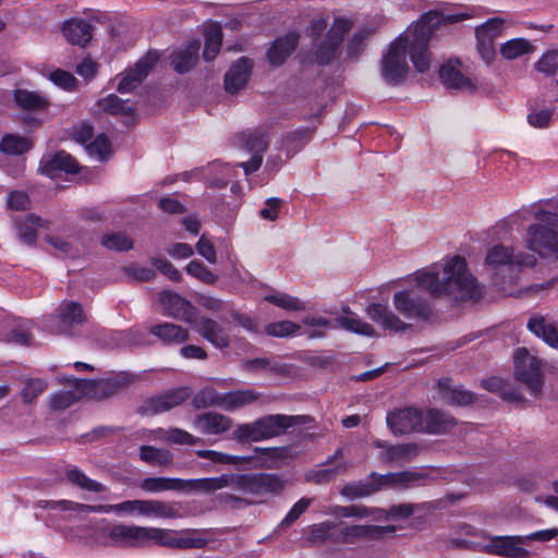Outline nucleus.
Returning a JSON list of instances; mask_svg holds the SVG:
<instances>
[{
	"label": "nucleus",
	"mask_w": 558,
	"mask_h": 558,
	"mask_svg": "<svg viewBox=\"0 0 558 558\" xmlns=\"http://www.w3.org/2000/svg\"><path fill=\"white\" fill-rule=\"evenodd\" d=\"M411 280L432 298L448 296L459 301L482 296V288L469 271L465 259L459 255L416 270Z\"/></svg>",
	"instance_id": "obj_1"
},
{
	"label": "nucleus",
	"mask_w": 558,
	"mask_h": 558,
	"mask_svg": "<svg viewBox=\"0 0 558 558\" xmlns=\"http://www.w3.org/2000/svg\"><path fill=\"white\" fill-rule=\"evenodd\" d=\"M462 20L459 14H445L439 11L424 13L412 29L404 35L411 43V61L417 72L424 73L430 68L432 54L428 44L432 34L440 25L453 24Z\"/></svg>",
	"instance_id": "obj_2"
},
{
	"label": "nucleus",
	"mask_w": 558,
	"mask_h": 558,
	"mask_svg": "<svg viewBox=\"0 0 558 558\" xmlns=\"http://www.w3.org/2000/svg\"><path fill=\"white\" fill-rule=\"evenodd\" d=\"M535 263L534 255L515 253L512 247L502 244L493 246L485 258L486 266L496 272L495 284L501 289H506V284L517 281L519 267H530Z\"/></svg>",
	"instance_id": "obj_3"
},
{
	"label": "nucleus",
	"mask_w": 558,
	"mask_h": 558,
	"mask_svg": "<svg viewBox=\"0 0 558 558\" xmlns=\"http://www.w3.org/2000/svg\"><path fill=\"white\" fill-rule=\"evenodd\" d=\"M97 511L149 519H177L180 517L175 502L159 499L125 500L117 505L99 506Z\"/></svg>",
	"instance_id": "obj_4"
},
{
	"label": "nucleus",
	"mask_w": 558,
	"mask_h": 558,
	"mask_svg": "<svg viewBox=\"0 0 558 558\" xmlns=\"http://www.w3.org/2000/svg\"><path fill=\"white\" fill-rule=\"evenodd\" d=\"M526 242L529 247L539 255L558 253V214L542 211L537 222L527 230Z\"/></svg>",
	"instance_id": "obj_5"
},
{
	"label": "nucleus",
	"mask_w": 558,
	"mask_h": 558,
	"mask_svg": "<svg viewBox=\"0 0 558 558\" xmlns=\"http://www.w3.org/2000/svg\"><path fill=\"white\" fill-rule=\"evenodd\" d=\"M407 50L411 57L410 39L401 34L390 44L387 52L381 58L380 72L383 78L390 85H400L403 83L409 73L407 62Z\"/></svg>",
	"instance_id": "obj_6"
},
{
	"label": "nucleus",
	"mask_w": 558,
	"mask_h": 558,
	"mask_svg": "<svg viewBox=\"0 0 558 558\" xmlns=\"http://www.w3.org/2000/svg\"><path fill=\"white\" fill-rule=\"evenodd\" d=\"M409 287L400 289L393 293L392 305L393 308L403 316L405 319L415 322H425L433 315L432 305L426 298L420 294L422 288H417L411 280L408 279Z\"/></svg>",
	"instance_id": "obj_7"
},
{
	"label": "nucleus",
	"mask_w": 558,
	"mask_h": 558,
	"mask_svg": "<svg viewBox=\"0 0 558 558\" xmlns=\"http://www.w3.org/2000/svg\"><path fill=\"white\" fill-rule=\"evenodd\" d=\"M514 376L531 395H541L544 386L543 361L526 348H518L513 354Z\"/></svg>",
	"instance_id": "obj_8"
},
{
	"label": "nucleus",
	"mask_w": 558,
	"mask_h": 558,
	"mask_svg": "<svg viewBox=\"0 0 558 558\" xmlns=\"http://www.w3.org/2000/svg\"><path fill=\"white\" fill-rule=\"evenodd\" d=\"M231 487L244 495L262 497L279 493L284 482L275 474H230Z\"/></svg>",
	"instance_id": "obj_9"
},
{
	"label": "nucleus",
	"mask_w": 558,
	"mask_h": 558,
	"mask_svg": "<svg viewBox=\"0 0 558 558\" xmlns=\"http://www.w3.org/2000/svg\"><path fill=\"white\" fill-rule=\"evenodd\" d=\"M158 545L168 548H202L206 541L194 536L190 531H175L169 529L146 526L145 546Z\"/></svg>",
	"instance_id": "obj_10"
},
{
	"label": "nucleus",
	"mask_w": 558,
	"mask_h": 558,
	"mask_svg": "<svg viewBox=\"0 0 558 558\" xmlns=\"http://www.w3.org/2000/svg\"><path fill=\"white\" fill-rule=\"evenodd\" d=\"M53 325L49 326L52 332L68 335L77 326L86 320V314L83 306L71 300H64L60 303L57 315L51 318Z\"/></svg>",
	"instance_id": "obj_11"
},
{
	"label": "nucleus",
	"mask_w": 558,
	"mask_h": 558,
	"mask_svg": "<svg viewBox=\"0 0 558 558\" xmlns=\"http://www.w3.org/2000/svg\"><path fill=\"white\" fill-rule=\"evenodd\" d=\"M395 532L396 527L393 525H345L338 532L335 542L353 544L360 541L381 539Z\"/></svg>",
	"instance_id": "obj_12"
},
{
	"label": "nucleus",
	"mask_w": 558,
	"mask_h": 558,
	"mask_svg": "<svg viewBox=\"0 0 558 558\" xmlns=\"http://www.w3.org/2000/svg\"><path fill=\"white\" fill-rule=\"evenodd\" d=\"M159 302L168 316L190 325L196 323V308L180 294L162 291L159 294Z\"/></svg>",
	"instance_id": "obj_13"
},
{
	"label": "nucleus",
	"mask_w": 558,
	"mask_h": 558,
	"mask_svg": "<svg viewBox=\"0 0 558 558\" xmlns=\"http://www.w3.org/2000/svg\"><path fill=\"white\" fill-rule=\"evenodd\" d=\"M342 456L343 450L341 448L337 449L320 468L308 471L305 474V480L319 485L332 482L349 468V463L342 459Z\"/></svg>",
	"instance_id": "obj_14"
},
{
	"label": "nucleus",
	"mask_w": 558,
	"mask_h": 558,
	"mask_svg": "<svg viewBox=\"0 0 558 558\" xmlns=\"http://www.w3.org/2000/svg\"><path fill=\"white\" fill-rule=\"evenodd\" d=\"M525 538L523 536H494L488 537L483 545L484 551L508 558H521L527 555L523 548Z\"/></svg>",
	"instance_id": "obj_15"
},
{
	"label": "nucleus",
	"mask_w": 558,
	"mask_h": 558,
	"mask_svg": "<svg viewBox=\"0 0 558 558\" xmlns=\"http://www.w3.org/2000/svg\"><path fill=\"white\" fill-rule=\"evenodd\" d=\"M387 424L396 435L422 430L423 413L414 408L397 410L388 413Z\"/></svg>",
	"instance_id": "obj_16"
},
{
	"label": "nucleus",
	"mask_w": 558,
	"mask_h": 558,
	"mask_svg": "<svg viewBox=\"0 0 558 558\" xmlns=\"http://www.w3.org/2000/svg\"><path fill=\"white\" fill-rule=\"evenodd\" d=\"M39 171L50 178L57 177L61 171L77 173L78 162L66 151L59 150L54 154H46L39 163Z\"/></svg>",
	"instance_id": "obj_17"
},
{
	"label": "nucleus",
	"mask_w": 558,
	"mask_h": 558,
	"mask_svg": "<svg viewBox=\"0 0 558 558\" xmlns=\"http://www.w3.org/2000/svg\"><path fill=\"white\" fill-rule=\"evenodd\" d=\"M157 61L158 57L153 53H147L144 58L138 60L135 66L125 72L124 76L120 80L118 92L130 93L135 89L148 75Z\"/></svg>",
	"instance_id": "obj_18"
},
{
	"label": "nucleus",
	"mask_w": 558,
	"mask_h": 558,
	"mask_svg": "<svg viewBox=\"0 0 558 558\" xmlns=\"http://www.w3.org/2000/svg\"><path fill=\"white\" fill-rule=\"evenodd\" d=\"M365 312L369 319L380 326L384 330L399 332L409 328V325L385 304H369Z\"/></svg>",
	"instance_id": "obj_19"
},
{
	"label": "nucleus",
	"mask_w": 558,
	"mask_h": 558,
	"mask_svg": "<svg viewBox=\"0 0 558 558\" xmlns=\"http://www.w3.org/2000/svg\"><path fill=\"white\" fill-rule=\"evenodd\" d=\"M461 62L456 60H448L439 69V77L441 83L450 89L456 90H475L476 85L473 81L465 76L460 70Z\"/></svg>",
	"instance_id": "obj_20"
},
{
	"label": "nucleus",
	"mask_w": 558,
	"mask_h": 558,
	"mask_svg": "<svg viewBox=\"0 0 558 558\" xmlns=\"http://www.w3.org/2000/svg\"><path fill=\"white\" fill-rule=\"evenodd\" d=\"M145 530L146 526L114 524L109 529L108 537L119 546L142 547L145 546Z\"/></svg>",
	"instance_id": "obj_21"
},
{
	"label": "nucleus",
	"mask_w": 558,
	"mask_h": 558,
	"mask_svg": "<svg viewBox=\"0 0 558 558\" xmlns=\"http://www.w3.org/2000/svg\"><path fill=\"white\" fill-rule=\"evenodd\" d=\"M13 220L17 238L26 245L35 244L38 231L47 228V221L33 213L23 211Z\"/></svg>",
	"instance_id": "obj_22"
},
{
	"label": "nucleus",
	"mask_w": 558,
	"mask_h": 558,
	"mask_svg": "<svg viewBox=\"0 0 558 558\" xmlns=\"http://www.w3.org/2000/svg\"><path fill=\"white\" fill-rule=\"evenodd\" d=\"M189 397L190 391L187 388H178L168 391L163 395L148 399L143 405V411L147 414H157L166 412L180 405Z\"/></svg>",
	"instance_id": "obj_23"
},
{
	"label": "nucleus",
	"mask_w": 558,
	"mask_h": 558,
	"mask_svg": "<svg viewBox=\"0 0 558 558\" xmlns=\"http://www.w3.org/2000/svg\"><path fill=\"white\" fill-rule=\"evenodd\" d=\"M253 61L246 57L238 59L225 74V87L230 94H235L248 82Z\"/></svg>",
	"instance_id": "obj_24"
},
{
	"label": "nucleus",
	"mask_w": 558,
	"mask_h": 558,
	"mask_svg": "<svg viewBox=\"0 0 558 558\" xmlns=\"http://www.w3.org/2000/svg\"><path fill=\"white\" fill-rule=\"evenodd\" d=\"M193 425L199 433L206 435H220L231 429L233 421L227 415L216 412H207L197 415Z\"/></svg>",
	"instance_id": "obj_25"
},
{
	"label": "nucleus",
	"mask_w": 558,
	"mask_h": 558,
	"mask_svg": "<svg viewBox=\"0 0 558 558\" xmlns=\"http://www.w3.org/2000/svg\"><path fill=\"white\" fill-rule=\"evenodd\" d=\"M181 493H213L222 488L231 487L230 474H222L217 477L181 478Z\"/></svg>",
	"instance_id": "obj_26"
},
{
	"label": "nucleus",
	"mask_w": 558,
	"mask_h": 558,
	"mask_svg": "<svg viewBox=\"0 0 558 558\" xmlns=\"http://www.w3.org/2000/svg\"><path fill=\"white\" fill-rule=\"evenodd\" d=\"M149 332L167 345H178L189 340L190 331L173 323H160L149 327Z\"/></svg>",
	"instance_id": "obj_27"
},
{
	"label": "nucleus",
	"mask_w": 558,
	"mask_h": 558,
	"mask_svg": "<svg viewBox=\"0 0 558 558\" xmlns=\"http://www.w3.org/2000/svg\"><path fill=\"white\" fill-rule=\"evenodd\" d=\"M300 35L291 32L277 38L267 52L271 65L279 66L284 63L288 57L295 50Z\"/></svg>",
	"instance_id": "obj_28"
},
{
	"label": "nucleus",
	"mask_w": 558,
	"mask_h": 558,
	"mask_svg": "<svg viewBox=\"0 0 558 558\" xmlns=\"http://www.w3.org/2000/svg\"><path fill=\"white\" fill-rule=\"evenodd\" d=\"M199 48L201 41L195 39L189 43L184 48L173 51L170 59L174 71L180 74L191 71L198 61Z\"/></svg>",
	"instance_id": "obj_29"
},
{
	"label": "nucleus",
	"mask_w": 558,
	"mask_h": 558,
	"mask_svg": "<svg viewBox=\"0 0 558 558\" xmlns=\"http://www.w3.org/2000/svg\"><path fill=\"white\" fill-rule=\"evenodd\" d=\"M256 422L262 439H267L284 433L289 427L294 425L295 417L283 414H275L264 416L259 420H256Z\"/></svg>",
	"instance_id": "obj_30"
},
{
	"label": "nucleus",
	"mask_w": 558,
	"mask_h": 558,
	"mask_svg": "<svg viewBox=\"0 0 558 558\" xmlns=\"http://www.w3.org/2000/svg\"><path fill=\"white\" fill-rule=\"evenodd\" d=\"M260 397V393L255 389H239L222 393V402L220 409L227 412H235L244 407L253 404Z\"/></svg>",
	"instance_id": "obj_31"
},
{
	"label": "nucleus",
	"mask_w": 558,
	"mask_h": 558,
	"mask_svg": "<svg viewBox=\"0 0 558 558\" xmlns=\"http://www.w3.org/2000/svg\"><path fill=\"white\" fill-rule=\"evenodd\" d=\"M195 330L215 347L223 349L229 345V338L223 329L215 322L208 318H197L196 323L191 324Z\"/></svg>",
	"instance_id": "obj_32"
},
{
	"label": "nucleus",
	"mask_w": 558,
	"mask_h": 558,
	"mask_svg": "<svg viewBox=\"0 0 558 558\" xmlns=\"http://www.w3.org/2000/svg\"><path fill=\"white\" fill-rule=\"evenodd\" d=\"M63 34L71 45L84 47L93 37V26L80 19L66 21L63 24Z\"/></svg>",
	"instance_id": "obj_33"
},
{
	"label": "nucleus",
	"mask_w": 558,
	"mask_h": 558,
	"mask_svg": "<svg viewBox=\"0 0 558 558\" xmlns=\"http://www.w3.org/2000/svg\"><path fill=\"white\" fill-rule=\"evenodd\" d=\"M456 425V420L439 410H427L423 413L422 430L429 434H441L450 430Z\"/></svg>",
	"instance_id": "obj_34"
},
{
	"label": "nucleus",
	"mask_w": 558,
	"mask_h": 558,
	"mask_svg": "<svg viewBox=\"0 0 558 558\" xmlns=\"http://www.w3.org/2000/svg\"><path fill=\"white\" fill-rule=\"evenodd\" d=\"M373 445L376 448L383 449L380 459L386 463L400 462L410 459L416 454V446L414 444H402L391 446L384 440H375Z\"/></svg>",
	"instance_id": "obj_35"
},
{
	"label": "nucleus",
	"mask_w": 558,
	"mask_h": 558,
	"mask_svg": "<svg viewBox=\"0 0 558 558\" xmlns=\"http://www.w3.org/2000/svg\"><path fill=\"white\" fill-rule=\"evenodd\" d=\"M438 390L440 398L449 404L466 405L474 401V395L471 391L453 386L448 378L438 381Z\"/></svg>",
	"instance_id": "obj_36"
},
{
	"label": "nucleus",
	"mask_w": 558,
	"mask_h": 558,
	"mask_svg": "<svg viewBox=\"0 0 558 558\" xmlns=\"http://www.w3.org/2000/svg\"><path fill=\"white\" fill-rule=\"evenodd\" d=\"M205 47L203 50V59L206 62L213 61L220 51L222 45V29L219 23L214 22L205 28Z\"/></svg>",
	"instance_id": "obj_37"
},
{
	"label": "nucleus",
	"mask_w": 558,
	"mask_h": 558,
	"mask_svg": "<svg viewBox=\"0 0 558 558\" xmlns=\"http://www.w3.org/2000/svg\"><path fill=\"white\" fill-rule=\"evenodd\" d=\"M529 329L547 344L558 349V328L546 322L543 316H534L527 323Z\"/></svg>",
	"instance_id": "obj_38"
},
{
	"label": "nucleus",
	"mask_w": 558,
	"mask_h": 558,
	"mask_svg": "<svg viewBox=\"0 0 558 558\" xmlns=\"http://www.w3.org/2000/svg\"><path fill=\"white\" fill-rule=\"evenodd\" d=\"M242 147L254 155H262L268 148L267 132L264 129H255L243 132L240 135Z\"/></svg>",
	"instance_id": "obj_39"
},
{
	"label": "nucleus",
	"mask_w": 558,
	"mask_h": 558,
	"mask_svg": "<svg viewBox=\"0 0 558 558\" xmlns=\"http://www.w3.org/2000/svg\"><path fill=\"white\" fill-rule=\"evenodd\" d=\"M343 313L345 315L337 318V323L341 328L362 336H375V329L371 324L364 322L347 308L343 310Z\"/></svg>",
	"instance_id": "obj_40"
},
{
	"label": "nucleus",
	"mask_w": 558,
	"mask_h": 558,
	"mask_svg": "<svg viewBox=\"0 0 558 558\" xmlns=\"http://www.w3.org/2000/svg\"><path fill=\"white\" fill-rule=\"evenodd\" d=\"M180 485L181 478L178 477H146L140 483V487L150 494L181 492Z\"/></svg>",
	"instance_id": "obj_41"
},
{
	"label": "nucleus",
	"mask_w": 558,
	"mask_h": 558,
	"mask_svg": "<svg viewBox=\"0 0 558 558\" xmlns=\"http://www.w3.org/2000/svg\"><path fill=\"white\" fill-rule=\"evenodd\" d=\"M97 106L102 111L113 116H132L135 112V108L129 100H122L114 94L99 99Z\"/></svg>",
	"instance_id": "obj_42"
},
{
	"label": "nucleus",
	"mask_w": 558,
	"mask_h": 558,
	"mask_svg": "<svg viewBox=\"0 0 558 558\" xmlns=\"http://www.w3.org/2000/svg\"><path fill=\"white\" fill-rule=\"evenodd\" d=\"M140 459L161 468L170 466L173 462V456L169 450L153 446H142L140 448Z\"/></svg>",
	"instance_id": "obj_43"
},
{
	"label": "nucleus",
	"mask_w": 558,
	"mask_h": 558,
	"mask_svg": "<svg viewBox=\"0 0 558 558\" xmlns=\"http://www.w3.org/2000/svg\"><path fill=\"white\" fill-rule=\"evenodd\" d=\"M264 300L286 311L300 312L306 308L300 299L281 291L268 293Z\"/></svg>",
	"instance_id": "obj_44"
},
{
	"label": "nucleus",
	"mask_w": 558,
	"mask_h": 558,
	"mask_svg": "<svg viewBox=\"0 0 558 558\" xmlns=\"http://www.w3.org/2000/svg\"><path fill=\"white\" fill-rule=\"evenodd\" d=\"M533 51V45L524 38L510 39L500 47V53L507 60H513Z\"/></svg>",
	"instance_id": "obj_45"
},
{
	"label": "nucleus",
	"mask_w": 558,
	"mask_h": 558,
	"mask_svg": "<svg viewBox=\"0 0 558 558\" xmlns=\"http://www.w3.org/2000/svg\"><path fill=\"white\" fill-rule=\"evenodd\" d=\"M340 45L339 37L332 39L329 36H326L315 50V62L320 65H325L333 61L338 56Z\"/></svg>",
	"instance_id": "obj_46"
},
{
	"label": "nucleus",
	"mask_w": 558,
	"mask_h": 558,
	"mask_svg": "<svg viewBox=\"0 0 558 558\" xmlns=\"http://www.w3.org/2000/svg\"><path fill=\"white\" fill-rule=\"evenodd\" d=\"M15 102L26 110H39L48 106V100L43 95L26 89H17L14 93Z\"/></svg>",
	"instance_id": "obj_47"
},
{
	"label": "nucleus",
	"mask_w": 558,
	"mask_h": 558,
	"mask_svg": "<svg viewBox=\"0 0 558 558\" xmlns=\"http://www.w3.org/2000/svg\"><path fill=\"white\" fill-rule=\"evenodd\" d=\"M327 514L337 518H359L364 519L372 515L375 519L374 508H367L365 506H330L326 510Z\"/></svg>",
	"instance_id": "obj_48"
},
{
	"label": "nucleus",
	"mask_w": 558,
	"mask_h": 558,
	"mask_svg": "<svg viewBox=\"0 0 558 558\" xmlns=\"http://www.w3.org/2000/svg\"><path fill=\"white\" fill-rule=\"evenodd\" d=\"M337 524L331 521H324L308 527V539L313 543H320L325 541L335 542Z\"/></svg>",
	"instance_id": "obj_49"
},
{
	"label": "nucleus",
	"mask_w": 558,
	"mask_h": 558,
	"mask_svg": "<svg viewBox=\"0 0 558 558\" xmlns=\"http://www.w3.org/2000/svg\"><path fill=\"white\" fill-rule=\"evenodd\" d=\"M378 492V486H374V483L368 482H356L348 483L341 489V495L349 499H359L371 496Z\"/></svg>",
	"instance_id": "obj_50"
},
{
	"label": "nucleus",
	"mask_w": 558,
	"mask_h": 558,
	"mask_svg": "<svg viewBox=\"0 0 558 558\" xmlns=\"http://www.w3.org/2000/svg\"><path fill=\"white\" fill-rule=\"evenodd\" d=\"M197 457L207 459L216 464H239L243 462H250V458L232 456L216 450H197Z\"/></svg>",
	"instance_id": "obj_51"
},
{
	"label": "nucleus",
	"mask_w": 558,
	"mask_h": 558,
	"mask_svg": "<svg viewBox=\"0 0 558 558\" xmlns=\"http://www.w3.org/2000/svg\"><path fill=\"white\" fill-rule=\"evenodd\" d=\"M375 520L388 521L397 519H407L414 512V506L412 505H398L391 507L388 511L383 509L374 508Z\"/></svg>",
	"instance_id": "obj_52"
},
{
	"label": "nucleus",
	"mask_w": 558,
	"mask_h": 558,
	"mask_svg": "<svg viewBox=\"0 0 558 558\" xmlns=\"http://www.w3.org/2000/svg\"><path fill=\"white\" fill-rule=\"evenodd\" d=\"M220 402H222V393H219L211 387L202 389L193 398V404L198 409L208 407L220 408Z\"/></svg>",
	"instance_id": "obj_53"
},
{
	"label": "nucleus",
	"mask_w": 558,
	"mask_h": 558,
	"mask_svg": "<svg viewBox=\"0 0 558 558\" xmlns=\"http://www.w3.org/2000/svg\"><path fill=\"white\" fill-rule=\"evenodd\" d=\"M301 326L290 322L280 320L266 325L265 332L270 337L283 338L292 335L300 333Z\"/></svg>",
	"instance_id": "obj_54"
},
{
	"label": "nucleus",
	"mask_w": 558,
	"mask_h": 558,
	"mask_svg": "<svg viewBox=\"0 0 558 558\" xmlns=\"http://www.w3.org/2000/svg\"><path fill=\"white\" fill-rule=\"evenodd\" d=\"M31 148L29 142L21 136L5 135L0 143V149L10 155H22Z\"/></svg>",
	"instance_id": "obj_55"
},
{
	"label": "nucleus",
	"mask_w": 558,
	"mask_h": 558,
	"mask_svg": "<svg viewBox=\"0 0 558 558\" xmlns=\"http://www.w3.org/2000/svg\"><path fill=\"white\" fill-rule=\"evenodd\" d=\"M66 477L72 484L77 485L83 489L96 493L105 490L102 484L88 478L76 468L69 469L66 471Z\"/></svg>",
	"instance_id": "obj_56"
},
{
	"label": "nucleus",
	"mask_w": 558,
	"mask_h": 558,
	"mask_svg": "<svg viewBox=\"0 0 558 558\" xmlns=\"http://www.w3.org/2000/svg\"><path fill=\"white\" fill-rule=\"evenodd\" d=\"M371 34L372 31L363 28L352 35L347 46V53L350 58H357L361 54Z\"/></svg>",
	"instance_id": "obj_57"
},
{
	"label": "nucleus",
	"mask_w": 558,
	"mask_h": 558,
	"mask_svg": "<svg viewBox=\"0 0 558 558\" xmlns=\"http://www.w3.org/2000/svg\"><path fill=\"white\" fill-rule=\"evenodd\" d=\"M186 272L201 280L202 282L211 284L217 280V276L214 275L203 263L198 260H192L185 267Z\"/></svg>",
	"instance_id": "obj_58"
},
{
	"label": "nucleus",
	"mask_w": 558,
	"mask_h": 558,
	"mask_svg": "<svg viewBox=\"0 0 558 558\" xmlns=\"http://www.w3.org/2000/svg\"><path fill=\"white\" fill-rule=\"evenodd\" d=\"M233 438L241 442L262 440L257 422L240 424L233 432Z\"/></svg>",
	"instance_id": "obj_59"
},
{
	"label": "nucleus",
	"mask_w": 558,
	"mask_h": 558,
	"mask_svg": "<svg viewBox=\"0 0 558 558\" xmlns=\"http://www.w3.org/2000/svg\"><path fill=\"white\" fill-rule=\"evenodd\" d=\"M128 383V377L122 376L99 381L95 384V388L96 392L101 393L104 397H109L117 393L122 387L126 386Z\"/></svg>",
	"instance_id": "obj_60"
},
{
	"label": "nucleus",
	"mask_w": 558,
	"mask_h": 558,
	"mask_svg": "<svg viewBox=\"0 0 558 558\" xmlns=\"http://www.w3.org/2000/svg\"><path fill=\"white\" fill-rule=\"evenodd\" d=\"M101 243L109 250L114 251H129L133 247V242L124 234H106Z\"/></svg>",
	"instance_id": "obj_61"
},
{
	"label": "nucleus",
	"mask_w": 558,
	"mask_h": 558,
	"mask_svg": "<svg viewBox=\"0 0 558 558\" xmlns=\"http://www.w3.org/2000/svg\"><path fill=\"white\" fill-rule=\"evenodd\" d=\"M536 69L548 75H555L558 71V50L546 52L536 63Z\"/></svg>",
	"instance_id": "obj_62"
},
{
	"label": "nucleus",
	"mask_w": 558,
	"mask_h": 558,
	"mask_svg": "<svg viewBox=\"0 0 558 558\" xmlns=\"http://www.w3.org/2000/svg\"><path fill=\"white\" fill-rule=\"evenodd\" d=\"M504 27V20L499 17L489 19L486 23L478 26L475 31L476 36L490 37L495 41Z\"/></svg>",
	"instance_id": "obj_63"
},
{
	"label": "nucleus",
	"mask_w": 558,
	"mask_h": 558,
	"mask_svg": "<svg viewBox=\"0 0 558 558\" xmlns=\"http://www.w3.org/2000/svg\"><path fill=\"white\" fill-rule=\"evenodd\" d=\"M110 143L105 134L98 135L92 143L86 146V150L90 156H97L98 159H105L110 153Z\"/></svg>",
	"instance_id": "obj_64"
}]
</instances>
